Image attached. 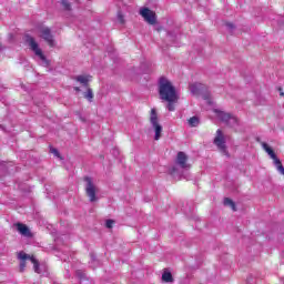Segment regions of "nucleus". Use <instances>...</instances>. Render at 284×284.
<instances>
[{"label":"nucleus","mask_w":284,"mask_h":284,"mask_svg":"<svg viewBox=\"0 0 284 284\" xmlns=\"http://www.w3.org/2000/svg\"><path fill=\"white\" fill-rule=\"evenodd\" d=\"M159 94L160 99L168 103L169 112H174L176 110L175 105L179 103V93H176V88L166 78H160Z\"/></svg>","instance_id":"f257e3e1"},{"label":"nucleus","mask_w":284,"mask_h":284,"mask_svg":"<svg viewBox=\"0 0 284 284\" xmlns=\"http://www.w3.org/2000/svg\"><path fill=\"white\" fill-rule=\"evenodd\" d=\"M83 181L85 183V195L88 196L90 203H95V201H99V197L97 196L99 187L97 186V184H94V181L90 176H84Z\"/></svg>","instance_id":"f03ea898"},{"label":"nucleus","mask_w":284,"mask_h":284,"mask_svg":"<svg viewBox=\"0 0 284 284\" xmlns=\"http://www.w3.org/2000/svg\"><path fill=\"white\" fill-rule=\"evenodd\" d=\"M150 123L155 132L154 141H159L163 134V126L161 123H159V114L156 113V109H151Z\"/></svg>","instance_id":"7ed1b4c3"},{"label":"nucleus","mask_w":284,"mask_h":284,"mask_svg":"<svg viewBox=\"0 0 284 284\" xmlns=\"http://www.w3.org/2000/svg\"><path fill=\"white\" fill-rule=\"evenodd\" d=\"M261 145H262L263 150L268 154V156L274 161V165H275L276 170L280 172V174L284 175L283 162H281V160H278V158L276 156V153L274 152V149L271 148L265 142H262Z\"/></svg>","instance_id":"20e7f679"},{"label":"nucleus","mask_w":284,"mask_h":284,"mask_svg":"<svg viewBox=\"0 0 284 284\" xmlns=\"http://www.w3.org/2000/svg\"><path fill=\"white\" fill-rule=\"evenodd\" d=\"M213 143L214 145H216L217 150L222 154H224L225 156H230V153L227 152V145H225V135L223 134V131L221 129L216 131Z\"/></svg>","instance_id":"39448f33"},{"label":"nucleus","mask_w":284,"mask_h":284,"mask_svg":"<svg viewBox=\"0 0 284 284\" xmlns=\"http://www.w3.org/2000/svg\"><path fill=\"white\" fill-rule=\"evenodd\" d=\"M27 43H29V48L30 50H32V52H34L36 57H39V59H41L47 65H50V62L43 54V51L39 48V43H37V40H34V38L28 36Z\"/></svg>","instance_id":"423d86ee"},{"label":"nucleus","mask_w":284,"mask_h":284,"mask_svg":"<svg viewBox=\"0 0 284 284\" xmlns=\"http://www.w3.org/2000/svg\"><path fill=\"white\" fill-rule=\"evenodd\" d=\"M40 37L48 43L49 48H54L55 42H54V36L52 34V29L50 27H41L39 29Z\"/></svg>","instance_id":"0eeeda50"},{"label":"nucleus","mask_w":284,"mask_h":284,"mask_svg":"<svg viewBox=\"0 0 284 284\" xmlns=\"http://www.w3.org/2000/svg\"><path fill=\"white\" fill-rule=\"evenodd\" d=\"M140 14L142 18H144V21H146V23H149L150 26L156 24V13L150 10V8L144 7L140 9Z\"/></svg>","instance_id":"6e6552de"},{"label":"nucleus","mask_w":284,"mask_h":284,"mask_svg":"<svg viewBox=\"0 0 284 284\" xmlns=\"http://www.w3.org/2000/svg\"><path fill=\"white\" fill-rule=\"evenodd\" d=\"M216 112H217V119H220V121H223V123H226V125H230V121L233 125H236V123H239V119L232 115L231 113H226L223 111H216Z\"/></svg>","instance_id":"1a4fd4ad"},{"label":"nucleus","mask_w":284,"mask_h":284,"mask_svg":"<svg viewBox=\"0 0 284 284\" xmlns=\"http://www.w3.org/2000/svg\"><path fill=\"white\" fill-rule=\"evenodd\" d=\"M187 160L189 158H187V154H185V152L183 151L178 152L175 163L176 165L182 168V170H190V168H192V165L187 163Z\"/></svg>","instance_id":"9d476101"},{"label":"nucleus","mask_w":284,"mask_h":284,"mask_svg":"<svg viewBox=\"0 0 284 284\" xmlns=\"http://www.w3.org/2000/svg\"><path fill=\"white\" fill-rule=\"evenodd\" d=\"M14 226L17 227V232H19V234H21V236H24L26 239H32L34 235L32 234V231H30V227H28V225L18 222L14 224Z\"/></svg>","instance_id":"9b49d317"},{"label":"nucleus","mask_w":284,"mask_h":284,"mask_svg":"<svg viewBox=\"0 0 284 284\" xmlns=\"http://www.w3.org/2000/svg\"><path fill=\"white\" fill-rule=\"evenodd\" d=\"M32 257V255H28V253L21 251L18 253V258L21 261L20 262V272H26V261H30V258Z\"/></svg>","instance_id":"f8f14e48"},{"label":"nucleus","mask_w":284,"mask_h":284,"mask_svg":"<svg viewBox=\"0 0 284 284\" xmlns=\"http://www.w3.org/2000/svg\"><path fill=\"white\" fill-rule=\"evenodd\" d=\"M92 79V75H77L75 81L78 83H81L84 88H90V80Z\"/></svg>","instance_id":"ddd939ff"},{"label":"nucleus","mask_w":284,"mask_h":284,"mask_svg":"<svg viewBox=\"0 0 284 284\" xmlns=\"http://www.w3.org/2000/svg\"><path fill=\"white\" fill-rule=\"evenodd\" d=\"M201 88H203V84L197 82L189 85V90L194 97H199V94H201Z\"/></svg>","instance_id":"4468645a"},{"label":"nucleus","mask_w":284,"mask_h":284,"mask_svg":"<svg viewBox=\"0 0 284 284\" xmlns=\"http://www.w3.org/2000/svg\"><path fill=\"white\" fill-rule=\"evenodd\" d=\"M162 281L163 283H174V277L172 276V272L165 268L162 273Z\"/></svg>","instance_id":"2eb2a0df"},{"label":"nucleus","mask_w":284,"mask_h":284,"mask_svg":"<svg viewBox=\"0 0 284 284\" xmlns=\"http://www.w3.org/2000/svg\"><path fill=\"white\" fill-rule=\"evenodd\" d=\"M224 205L231 207L233 210V212H236V203H234V201L232 199L225 197Z\"/></svg>","instance_id":"dca6fc26"},{"label":"nucleus","mask_w":284,"mask_h":284,"mask_svg":"<svg viewBox=\"0 0 284 284\" xmlns=\"http://www.w3.org/2000/svg\"><path fill=\"white\" fill-rule=\"evenodd\" d=\"M84 99H88L90 103H92L93 99H94V92L92 91V89L87 88V92L84 93Z\"/></svg>","instance_id":"f3484780"},{"label":"nucleus","mask_w":284,"mask_h":284,"mask_svg":"<svg viewBox=\"0 0 284 284\" xmlns=\"http://www.w3.org/2000/svg\"><path fill=\"white\" fill-rule=\"evenodd\" d=\"M30 261L33 264L34 272H37V274H39V261H37V258H34V255H31Z\"/></svg>","instance_id":"a211bd4d"},{"label":"nucleus","mask_w":284,"mask_h":284,"mask_svg":"<svg viewBox=\"0 0 284 284\" xmlns=\"http://www.w3.org/2000/svg\"><path fill=\"white\" fill-rule=\"evenodd\" d=\"M189 125L191 128H196L199 125V118L192 116L189 119Z\"/></svg>","instance_id":"6ab92c4d"},{"label":"nucleus","mask_w":284,"mask_h":284,"mask_svg":"<svg viewBox=\"0 0 284 284\" xmlns=\"http://www.w3.org/2000/svg\"><path fill=\"white\" fill-rule=\"evenodd\" d=\"M61 6L64 8V10H68V11L72 10V4H70L68 0H62Z\"/></svg>","instance_id":"aec40b11"},{"label":"nucleus","mask_w":284,"mask_h":284,"mask_svg":"<svg viewBox=\"0 0 284 284\" xmlns=\"http://www.w3.org/2000/svg\"><path fill=\"white\" fill-rule=\"evenodd\" d=\"M118 21L122 26H123V23H125V18H124L123 13H121V11L118 12Z\"/></svg>","instance_id":"412c9836"},{"label":"nucleus","mask_w":284,"mask_h":284,"mask_svg":"<svg viewBox=\"0 0 284 284\" xmlns=\"http://www.w3.org/2000/svg\"><path fill=\"white\" fill-rule=\"evenodd\" d=\"M105 227H108V230H112V227H114V220H106Z\"/></svg>","instance_id":"4be33fe9"},{"label":"nucleus","mask_w":284,"mask_h":284,"mask_svg":"<svg viewBox=\"0 0 284 284\" xmlns=\"http://www.w3.org/2000/svg\"><path fill=\"white\" fill-rule=\"evenodd\" d=\"M77 276H78L79 278H83V277H84L83 272L77 271Z\"/></svg>","instance_id":"5701e85b"},{"label":"nucleus","mask_w":284,"mask_h":284,"mask_svg":"<svg viewBox=\"0 0 284 284\" xmlns=\"http://www.w3.org/2000/svg\"><path fill=\"white\" fill-rule=\"evenodd\" d=\"M277 90L280 92V97H284L283 88L278 87Z\"/></svg>","instance_id":"b1692460"},{"label":"nucleus","mask_w":284,"mask_h":284,"mask_svg":"<svg viewBox=\"0 0 284 284\" xmlns=\"http://www.w3.org/2000/svg\"><path fill=\"white\" fill-rule=\"evenodd\" d=\"M226 27H227V28H231V29H234V23L227 22V23H226Z\"/></svg>","instance_id":"393cba45"},{"label":"nucleus","mask_w":284,"mask_h":284,"mask_svg":"<svg viewBox=\"0 0 284 284\" xmlns=\"http://www.w3.org/2000/svg\"><path fill=\"white\" fill-rule=\"evenodd\" d=\"M52 153L55 154V156H59V150L52 149Z\"/></svg>","instance_id":"a878e982"},{"label":"nucleus","mask_w":284,"mask_h":284,"mask_svg":"<svg viewBox=\"0 0 284 284\" xmlns=\"http://www.w3.org/2000/svg\"><path fill=\"white\" fill-rule=\"evenodd\" d=\"M75 92H81V88L74 87Z\"/></svg>","instance_id":"bb28decb"},{"label":"nucleus","mask_w":284,"mask_h":284,"mask_svg":"<svg viewBox=\"0 0 284 284\" xmlns=\"http://www.w3.org/2000/svg\"><path fill=\"white\" fill-rule=\"evenodd\" d=\"M161 30H163V28L158 29V32H161Z\"/></svg>","instance_id":"cd10ccee"}]
</instances>
